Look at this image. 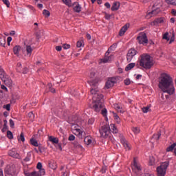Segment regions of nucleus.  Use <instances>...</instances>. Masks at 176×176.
I'll list each match as a JSON object with an SVG mask.
<instances>
[{
	"instance_id": "nucleus-1",
	"label": "nucleus",
	"mask_w": 176,
	"mask_h": 176,
	"mask_svg": "<svg viewBox=\"0 0 176 176\" xmlns=\"http://www.w3.org/2000/svg\"><path fill=\"white\" fill-rule=\"evenodd\" d=\"M88 83L91 86L90 93L93 96V109L95 112H100L104 108V96L98 90V80H90Z\"/></svg>"
},
{
	"instance_id": "nucleus-2",
	"label": "nucleus",
	"mask_w": 176,
	"mask_h": 176,
	"mask_svg": "<svg viewBox=\"0 0 176 176\" xmlns=\"http://www.w3.org/2000/svg\"><path fill=\"white\" fill-rule=\"evenodd\" d=\"M158 87L163 91V93H167L169 96L175 94V87L173 82V78L170 75L163 73L160 78Z\"/></svg>"
},
{
	"instance_id": "nucleus-3",
	"label": "nucleus",
	"mask_w": 176,
	"mask_h": 176,
	"mask_svg": "<svg viewBox=\"0 0 176 176\" xmlns=\"http://www.w3.org/2000/svg\"><path fill=\"white\" fill-rule=\"evenodd\" d=\"M153 66L151 56L148 54H143L140 56L136 67L139 69H151Z\"/></svg>"
},
{
	"instance_id": "nucleus-4",
	"label": "nucleus",
	"mask_w": 176,
	"mask_h": 176,
	"mask_svg": "<svg viewBox=\"0 0 176 176\" xmlns=\"http://www.w3.org/2000/svg\"><path fill=\"white\" fill-rule=\"evenodd\" d=\"M168 167V162H163L160 166L157 168V176H164L166 175V171Z\"/></svg>"
},
{
	"instance_id": "nucleus-5",
	"label": "nucleus",
	"mask_w": 176,
	"mask_h": 176,
	"mask_svg": "<svg viewBox=\"0 0 176 176\" xmlns=\"http://www.w3.org/2000/svg\"><path fill=\"white\" fill-rule=\"evenodd\" d=\"M137 40L140 45H144V46L146 45L148 42L146 34H145L144 32L140 33L138 36L137 37Z\"/></svg>"
},
{
	"instance_id": "nucleus-6",
	"label": "nucleus",
	"mask_w": 176,
	"mask_h": 176,
	"mask_svg": "<svg viewBox=\"0 0 176 176\" xmlns=\"http://www.w3.org/2000/svg\"><path fill=\"white\" fill-rule=\"evenodd\" d=\"M6 176H16L17 175V172L16 171V166H7L5 169Z\"/></svg>"
},
{
	"instance_id": "nucleus-7",
	"label": "nucleus",
	"mask_w": 176,
	"mask_h": 176,
	"mask_svg": "<svg viewBox=\"0 0 176 176\" xmlns=\"http://www.w3.org/2000/svg\"><path fill=\"white\" fill-rule=\"evenodd\" d=\"M138 54V52L134 49L131 48L128 50V52L126 54V60L128 63H131V61L134 58V57Z\"/></svg>"
},
{
	"instance_id": "nucleus-8",
	"label": "nucleus",
	"mask_w": 176,
	"mask_h": 176,
	"mask_svg": "<svg viewBox=\"0 0 176 176\" xmlns=\"http://www.w3.org/2000/svg\"><path fill=\"white\" fill-rule=\"evenodd\" d=\"M113 60V55L109 56V52L107 51L105 53V56L103 58L100 59L99 64H107V63H111Z\"/></svg>"
},
{
	"instance_id": "nucleus-9",
	"label": "nucleus",
	"mask_w": 176,
	"mask_h": 176,
	"mask_svg": "<svg viewBox=\"0 0 176 176\" xmlns=\"http://www.w3.org/2000/svg\"><path fill=\"white\" fill-rule=\"evenodd\" d=\"M100 135L103 138H107L109 135V126L104 125L100 130Z\"/></svg>"
},
{
	"instance_id": "nucleus-10",
	"label": "nucleus",
	"mask_w": 176,
	"mask_h": 176,
	"mask_svg": "<svg viewBox=\"0 0 176 176\" xmlns=\"http://www.w3.org/2000/svg\"><path fill=\"white\" fill-rule=\"evenodd\" d=\"M132 170L137 175H140V172L141 171V166L140 164L137 163L135 161V158L133 160V166L132 167Z\"/></svg>"
},
{
	"instance_id": "nucleus-11",
	"label": "nucleus",
	"mask_w": 176,
	"mask_h": 176,
	"mask_svg": "<svg viewBox=\"0 0 176 176\" xmlns=\"http://www.w3.org/2000/svg\"><path fill=\"white\" fill-rule=\"evenodd\" d=\"M116 83V78H109L105 84L104 89H111V87H113V86Z\"/></svg>"
},
{
	"instance_id": "nucleus-12",
	"label": "nucleus",
	"mask_w": 176,
	"mask_h": 176,
	"mask_svg": "<svg viewBox=\"0 0 176 176\" xmlns=\"http://www.w3.org/2000/svg\"><path fill=\"white\" fill-rule=\"evenodd\" d=\"M9 156H11V157H14L15 159H21V157H20V154L17 153V151L16 149L12 148V150H10L8 151Z\"/></svg>"
},
{
	"instance_id": "nucleus-13",
	"label": "nucleus",
	"mask_w": 176,
	"mask_h": 176,
	"mask_svg": "<svg viewBox=\"0 0 176 176\" xmlns=\"http://www.w3.org/2000/svg\"><path fill=\"white\" fill-rule=\"evenodd\" d=\"M72 6H73V10L76 13H80V12H82V6H80L79 3L74 2L72 4Z\"/></svg>"
},
{
	"instance_id": "nucleus-14",
	"label": "nucleus",
	"mask_w": 176,
	"mask_h": 176,
	"mask_svg": "<svg viewBox=\"0 0 176 176\" xmlns=\"http://www.w3.org/2000/svg\"><path fill=\"white\" fill-rule=\"evenodd\" d=\"M120 141L126 151H130V145L124 137L120 138Z\"/></svg>"
},
{
	"instance_id": "nucleus-15",
	"label": "nucleus",
	"mask_w": 176,
	"mask_h": 176,
	"mask_svg": "<svg viewBox=\"0 0 176 176\" xmlns=\"http://www.w3.org/2000/svg\"><path fill=\"white\" fill-rule=\"evenodd\" d=\"M129 27H130V24L129 23H126V25H124L120 30V32H119L120 36H123V35H124V33L126 32V31H127Z\"/></svg>"
},
{
	"instance_id": "nucleus-16",
	"label": "nucleus",
	"mask_w": 176,
	"mask_h": 176,
	"mask_svg": "<svg viewBox=\"0 0 176 176\" xmlns=\"http://www.w3.org/2000/svg\"><path fill=\"white\" fill-rule=\"evenodd\" d=\"M23 174L25 176H39V173L37 171H33L32 173L28 172V170L24 169Z\"/></svg>"
},
{
	"instance_id": "nucleus-17",
	"label": "nucleus",
	"mask_w": 176,
	"mask_h": 176,
	"mask_svg": "<svg viewBox=\"0 0 176 176\" xmlns=\"http://www.w3.org/2000/svg\"><path fill=\"white\" fill-rule=\"evenodd\" d=\"M120 8V3L118 1H116L113 3V6L111 7L112 12H116V10H119V8Z\"/></svg>"
},
{
	"instance_id": "nucleus-18",
	"label": "nucleus",
	"mask_w": 176,
	"mask_h": 176,
	"mask_svg": "<svg viewBox=\"0 0 176 176\" xmlns=\"http://www.w3.org/2000/svg\"><path fill=\"white\" fill-rule=\"evenodd\" d=\"M25 49L26 51V56H28V57H31V54H32V50H34L31 47V45H25Z\"/></svg>"
},
{
	"instance_id": "nucleus-19",
	"label": "nucleus",
	"mask_w": 176,
	"mask_h": 176,
	"mask_svg": "<svg viewBox=\"0 0 176 176\" xmlns=\"http://www.w3.org/2000/svg\"><path fill=\"white\" fill-rule=\"evenodd\" d=\"M73 133L75 134V135H77V137L82 138V135L83 134V131H82L80 129L76 128L73 129Z\"/></svg>"
},
{
	"instance_id": "nucleus-20",
	"label": "nucleus",
	"mask_w": 176,
	"mask_h": 176,
	"mask_svg": "<svg viewBox=\"0 0 176 176\" xmlns=\"http://www.w3.org/2000/svg\"><path fill=\"white\" fill-rule=\"evenodd\" d=\"M113 107L115 108L116 110H117V111L120 113H123V112H124V110H123V109L122 108V107H120V105L118 104H114Z\"/></svg>"
},
{
	"instance_id": "nucleus-21",
	"label": "nucleus",
	"mask_w": 176,
	"mask_h": 176,
	"mask_svg": "<svg viewBox=\"0 0 176 176\" xmlns=\"http://www.w3.org/2000/svg\"><path fill=\"white\" fill-rule=\"evenodd\" d=\"M49 141L53 144H58V138H54L53 136H49L48 138Z\"/></svg>"
},
{
	"instance_id": "nucleus-22",
	"label": "nucleus",
	"mask_w": 176,
	"mask_h": 176,
	"mask_svg": "<svg viewBox=\"0 0 176 176\" xmlns=\"http://www.w3.org/2000/svg\"><path fill=\"white\" fill-rule=\"evenodd\" d=\"M62 2L64 3V5L68 6V8H72V1L71 0H62Z\"/></svg>"
},
{
	"instance_id": "nucleus-23",
	"label": "nucleus",
	"mask_w": 176,
	"mask_h": 176,
	"mask_svg": "<svg viewBox=\"0 0 176 176\" xmlns=\"http://www.w3.org/2000/svg\"><path fill=\"white\" fill-rule=\"evenodd\" d=\"M84 142H85L87 145H90V144H91V142H92L91 137H90V136H87V137L84 139Z\"/></svg>"
},
{
	"instance_id": "nucleus-24",
	"label": "nucleus",
	"mask_w": 176,
	"mask_h": 176,
	"mask_svg": "<svg viewBox=\"0 0 176 176\" xmlns=\"http://www.w3.org/2000/svg\"><path fill=\"white\" fill-rule=\"evenodd\" d=\"M135 67V63H129L125 67V71H130L131 69H133V68H134Z\"/></svg>"
},
{
	"instance_id": "nucleus-25",
	"label": "nucleus",
	"mask_w": 176,
	"mask_h": 176,
	"mask_svg": "<svg viewBox=\"0 0 176 176\" xmlns=\"http://www.w3.org/2000/svg\"><path fill=\"white\" fill-rule=\"evenodd\" d=\"M110 130L114 134H116L118 133V128L115 126V124H111L110 125Z\"/></svg>"
},
{
	"instance_id": "nucleus-26",
	"label": "nucleus",
	"mask_w": 176,
	"mask_h": 176,
	"mask_svg": "<svg viewBox=\"0 0 176 176\" xmlns=\"http://www.w3.org/2000/svg\"><path fill=\"white\" fill-rule=\"evenodd\" d=\"M21 49V47L19 45H16V46L14 47V48H13L14 54H16V56H18L19 52H20Z\"/></svg>"
},
{
	"instance_id": "nucleus-27",
	"label": "nucleus",
	"mask_w": 176,
	"mask_h": 176,
	"mask_svg": "<svg viewBox=\"0 0 176 176\" xmlns=\"http://www.w3.org/2000/svg\"><path fill=\"white\" fill-rule=\"evenodd\" d=\"M8 130V120H3V127L1 129L2 133H5Z\"/></svg>"
},
{
	"instance_id": "nucleus-28",
	"label": "nucleus",
	"mask_w": 176,
	"mask_h": 176,
	"mask_svg": "<svg viewBox=\"0 0 176 176\" xmlns=\"http://www.w3.org/2000/svg\"><path fill=\"white\" fill-rule=\"evenodd\" d=\"M28 119H30V122H34V119L35 118V115H34V113L30 112L28 114Z\"/></svg>"
},
{
	"instance_id": "nucleus-29",
	"label": "nucleus",
	"mask_w": 176,
	"mask_h": 176,
	"mask_svg": "<svg viewBox=\"0 0 176 176\" xmlns=\"http://www.w3.org/2000/svg\"><path fill=\"white\" fill-rule=\"evenodd\" d=\"M113 115L116 123H120V118H119V116H118V114H116L115 112H113Z\"/></svg>"
},
{
	"instance_id": "nucleus-30",
	"label": "nucleus",
	"mask_w": 176,
	"mask_h": 176,
	"mask_svg": "<svg viewBox=\"0 0 176 176\" xmlns=\"http://www.w3.org/2000/svg\"><path fill=\"white\" fill-rule=\"evenodd\" d=\"M30 144L33 145V146H39V144H38V141L34 138L30 139Z\"/></svg>"
},
{
	"instance_id": "nucleus-31",
	"label": "nucleus",
	"mask_w": 176,
	"mask_h": 176,
	"mask_svg": "<svg viewBox=\"0 0 176 176\" xmlns=\"http://www.w3.org/2000/svg\"><path fill=\"white\" fill-rule=\"evenodd\" d=\"M163 23V18H158L154 21V24H162Z\"/></svg>"
},
{
	"instance_id": "nucleus-32",
	"label": "nucleus",
	"mask_w": 176,
	"mask_h": 176,
	"mask_svg": "<svg viewBox=\"0 0 176 176\" xmlns=\"http://www.w3.org/2000/svg\"><path fill=\"white\" fill-rule=\"evenodd\" d=\"M142 112H144V113H148V112H149L151 111V109L149 108V107H143L142 109Z\"/></svg>"
},
{
	"instance_id": "nucleus-33",
	"label": "nucleus",
	"mask_w": 176,
	"mask_h": 176,
	"mask_svg": "<svg viewBox=\"0 0 176 176\" xmlns=\"http://www.w3.org/2000/svg\"><path fill=\"white\" fill-rule=\"evenodd\" d=\"M19 141H22V142H24L25 141V138H24V133H21L20 137L18 138Z\"/></svg>"
},
{
	"instance_id": "nucleus-34",
	"label": "nucleus",
	"mask_w": 176,
	"mask_h": 176,
	"mask_svg": "<svg viewBox=\"0 0 176 176\" xmlns=\"http://www.w3.org/2000/svg\"><path fill=\"white\" fill-rule=\"evenodd\" d=\"M7 137L9 138V140L13 139V133H12V131H7Z\"/></svg>"
},
{
	"instance_id": "nucleus-35",
	"label": "nucleus",
	"mask_w": 176,
	"mask_h": 176,
	"mask_svg": "<svg viewBox=\"0 0 176 176\" xmlns=\"http://www.w3.org/2000/svg\"><path fill=\"white\" fill-rule=\"evenodd\" d=\"M166 2L167 3H169V5L176 6V0H166Z\"/></svg>"
},
{
	"instance_id": "nucleus-36",
	"label": "nucleus",
	"mask_w": 176,
	"mask_h": 176,
	"mask_svg": "<svg viewBox=\"0 0 176 176\" xmlns=\"http://www.w3.org/2000/svg\"><path fill=\"white\" fill-rule=\"evenodd\" d=\"M117 46H118V45H117L116 44H113V45L109 48V50H108L107 52H112V51L115 50V49H116Z\"/></svg>"
},
{
	"instance_id": "nucleus-37",
	"label": "nucleus",
	"mask_w": 176,
	"mask_h": 176,
	"mask_svg": "<svg viewBox=\"0 0 176 176\" xmlns=\"http://www.w3.org/2000/svg\"><path fill=\"white\" fill-rule=\"evenodd\" d=\"M43 14L45 16V17H49L50 16V12H49V10H44L43 11Z\"/></svg>"
},
{
	"instance_id": "nucleus-38",
	"label": "nucleus",
	"mask_w": 176,
	"mask_h": 176,
	"mask_svg": "<svg viewBox=\"0 0 176 176\" xmlns=\"http://www.w3.org/2000/svg\"><path fill=\"white\" fill-rule=\"evenodd\" d=\"M38 173L39 176L45 175V174H46V172L43 168L39 169V171Z\"/></svg>"
},
{
	"instance_id": "nucleus-39",
	"label": "nucleus",
	"mask_w": 176,
	"mask_h": 176,
	"mask_svg": "<svg viewBox=\"0 0 176 176\" xmlns=\"http://www.w3.org/2000/svg\"><path fill=\"white\" fill-rule=\"evenodd\" d=\"M47 87H49L50 91H51V93H56V89L54 88H52V83H49Z\"/></svg>"
},
{
	"instance_id": "nucleus-40",
	"label": "nucleus",
	"mask_w": 176,
	"mask_h": 176,
	"mask_svg": "<svg viewBox=\"0 0 176 176\" xmlns=\"http://www.w3.org/2000/svg\"><path fill=\"white\" fill-rule=\"evenodd\" d=\"M5 43H6L5 38H0V46H5Z\"/></svg>"
},
{
	"instance_id": "nucleus-41",
	"label": "nucleus",
	"mask_w": 176,
	"mask_h": 176,
	"mask_svg": "<svg viewBox=\"0 0 176 176\" xmlns=\"http://www.w3.org/2000/svg\"><path fill=\"white\" fill-rule=\"evenodd\" d=\"M160 135H161L160 133H158L157 134H154L153 135V138H154V140H156V141H157V140H159L160 138Z\"/></svg>"
},
{
	"instance_id": "nucleus-42",
	"label": "nucleus",
	"mask_w": 176,
	"mask_h": 176,
	"mask_svg": "<svg viewBox=\"0 0 176 176\" xmlns=\"http://www.w3.org/2000/svg\"><path fill=\"white\" fill-rule=\"evenodd\" d=\"M0 78L1 79H3L5 78V71L2 69H0Z\"/></svg>"
},
{
	"instance_id": "nucleus-43",
	"label": "nucleus",
	"mask_w": 176,
	"mask_h": 176,
	"mask_svg": "<svg viewBox=\"0 0 176 176\" xmlns=\"http://www.w3.org/2000/svg\"><path fill=\"white\" fill-rule=\"evenodd\" d=\"M31 160V154L28 153L27 156L24 159V162H30Z\"/></svg>"
},
{
	"instance_id": "nucleus-44",
	"label": "nucleus",
	"mask_w": 176,
	"mask_h": 176,
	"mask_svg": "<svg viewBox=\"0 0 176 176\" xmlns=\"http://www.w3.org/2000/svg\"><path fill=\"white\" fill-rule=\"evenodd\" d=\"M157 14V12H156V10H153L151 12H148V16H150L152 17L153 16H156Z\"/></svg>"
},
{
	"instance_id": "nucleus-45",
	"label": "nucleus",
	"mask_w": 176,
	"mask_h": 176,
	"mask_svg": "<svg viewBox=\"0 0 176 176\" xmlns=\"http://www.w3.org/2000/svg\"><path fill=\"white\" fill-rule=\"evenodd\" d=\"M132 131H133V133H135V134H138V133H140V128H138V127H133L132 129Z\"/></svg>"
},
{
	"instance_id": "nucleus-46",
	"label": "nucleus",
	"mask_w": 176,
	"mask_h": 176,
	"mask_svg": "<svg viewBox=\"0 0 176 176\" xmlns=\"http://www.w3.org/2000/svg\"><path fill=\"white\" fill-rule=\"evenodd\" d=\"M3 3L4 5H6L7 8H10V2H9L8 0H3Z\"/></svg>"
},
{
	"instance_id": "nucleus-47",
	"label": "nucleus",
	"mask_w": 176,
	"mask_h": 176,
	"mask_svg": "<svg viewBox=\"0 0 176 176\" xmlns=\"http://www.w3.org/2000/svg\"><path fill=\"white\" fill-rule=\"evenodd\" d=\"M163 39H166V41H170V38H168V32H166L164 34Z\"/></svg>"
},
{
	"instance_id": "nucleus-48",
	"label": "nucleus",
	"mask_w": 176,
	"mask_h": 176,
	"mask_svg": "<svg viewBox=\"0 0 176 176\" xmlns=\"http://www.w3.org/2000/svg\"><path fill=\"white\" fill-rule=\"evenodd\" d=\"M76 46L77 47H82V46H83V41H78Z\"/></svg>"
},
{
	"instance_id": "nucleus-49",
	"label": "nucleus",
	"mask_w": 176,
	"mask_h": 176,
	"mask_svg": "<svg viewBox=\"0 0 176 176\" xmlns=\"http://www.w3.org/2000/svg\"><path fill=\"white\" fill-rule=\"evenodd\" d=\"M124 83L126 86H129V85H130V83H131V81H130V79H126V80H124Z\"/></svg>"
},
{
	"instance_id": "nucleus-50",
	"label": "nucleus",
	"mask_w": 176,
	"mask_h": 176,
	"mask_svg": "<svg viewBox=\"0 0 176 176\" xmlns=\"http://www.w3.org/2000/svg\"><path fill=\"white\" fill-rule=\"evenodd\" d=\"M3 108L7 111H10V104H8L3 106Z\"/></svg>"
},
{
	"instance_id": "nucleus-51",
	"label": "nucleus",
	"mask_w": 176,
	"mask_h": 176,
	"mask_svg": "<svg viewBox=\"0 0 176 176\" xmlns=\"http://www.w3.org/2000/svg\"><path fill=\"white\" fill-rule=\"evenodd\" d=\"M63 49L67 50V49H69V47H71V45L69 44H63Z\"/></svg>"
},
{
	"instance_id": "nucleus-52",
	"label": "nucleus",
	"mask_w": 176,
	"mask_h": 176,
	"mask_svg": "<svg viewBox=\"0 0 176 176\" xmlns=\"http://www.w3.org/2000/svg\"><path fill=\"white\" fill-rule=\"evenodd\" d=\"M101 113L103 116H107V109H103Z\"/></svg>"
},
{
	"instance_id": "nucleus-53",
	"label": "nucleus",
	"mask_w": 176,
	"mask_h": 176,
	"mask_svg": "<svg viewBox=\"0 0 176 176\" xmlns=\"http://www.w3.org/2000/svg\"><path fill=\"white\" fill-rule=\"evenodd\" d=\"M36 168H38V170L42 169V163L38 162V163L37 164Z\"/></svg>"
},
{
	"instance_id": "nucleus-54",
	"label": "nucleus",
	"mask_w": 176,
	"mask_h": 176,
	"mask_svg": "<svg viewBox=\"0 0 176 176\" xmlns=\"http://www.w3.org/2000/svg\"><path fill=\"white\" fill-rule=\"evenodd\" d=\"M94 76H96V72H91L90 73L89 77L91 78V79H93V78H94Z\"/></svg>"
},
{
	"instance_id": "nucleus-55",
	"label": "nucleus",
	"mask_w": 176,
	"mask_h": 176,
	"mask_svg": "<svg viewBox=\"0 0 176 176\" xmlns=\"http://www.w3.org/2000/svg\"><path fill=\"white\" fill-rule=\"evenodd\" d=\"M93 123H94V118H90L88 120V124H93Z\"/></svg>"
},
{
	"instance_id": "nucleus-56",
	"label": "nucleus",
	"mask_w": 176,
	"mask_h": 176,
	"mask_svg": "<svg viewBox=\"0 0 176 176\" xmlns=\"http://www.w3.org/2000/svg\"><path fill=\"white\" fill-rule=\"evenodd\" d=\"M10 127L14 126V122L12 119L10 120Z\"/></svg>"
},
{
	"instance_id": "nucleus-57",
	"label": "nucleus",
	"mask_w": 176,
	"mask_h": 176,
	"mask_svg": "<svg viewBox=\"0 0 176 176\" xmlns=\"http://www.w3.org/2000/svg\"><path fill=\"white\" fill-rule=\"evenodd\" d=\"M154 164H155V162L153 160V157L150 158L149 165L150 166H153Z\"/></svg>"
},
{
	"instance_id": "nucleus-58",
	"label": "nucleus",
	"mask_w": 176,
	"mask_h": 176,
	"mask_svg": "<svg viewBox=\"0 0 176 176\" xmlns=\"http://www.w3.org/2000/svg\"><path fill=\"white\" fill-rule=\"evenodd\" d=\"M7 42H8V46H10V42H12V37H10V36L8 37Z\"/></svg>"
},
{
	"instance_id": "nucleus-59",
	"label": "nucleus",
	"mask_w": 176,
	"mask_h": 176,
	"mask_svg": "<svg viewBox=\"0 0 176 176\" xmlns=\"http://www.w3.org/2000/svg\"><path fill=\"white\" fill-rule=\"evenodd\" d=\"M75 140V136L72 135L69 137V141H74Z\"/></svg>"
},
{
	"instance_id": "nucleus-60",
	"label": "nucleus",
	"mask_w": 176,
	"mask_h": 176,
	"mask_svg": "<svg viewBox=\"0 0 176 176\" xmlns=\"http://www.w3.org/2000/svg\"><path fill=\"white\" fill-rule=\"evenodd\" d=\"M104 6L107 8V9H109L111 8V4L108 2L104 3Z\"/></svg>"
},
{
	"instance_id": "nucleus-61",
	"label": "nucleus",
	"mask_w": 176,
	"mask_h": 176,
	"mask_svg": "<svg viewBox=\"0 0 176 176\" xmlns=\"http://www.w3.org/2000/svg\"><path fill=\"white\" fill-rule=\"evenodd\" d=\"M106 20H109L111 19V16L108 14H106L104 16Z\"/></svg>"
},
{
	"instance_id": "nucleus-62",
	"label": "nucleus",
	"mask_w": 176,
	"mask_h": 176,
	"mask_svg": "<svg viewBox=\"0 0 176 176\" xmlns=\"http://www.w3.org/2000/svg\"><path fill=\"white\" fill-rule=\"evenodd\" d=\"M61 46H56V50H57V52H61Z\"/></svg>"
},
{
	"instance_id": "nucleus-63",
	"label": "nucleus",
	"mask_w": 176,
	"mask_h": 176,
	"mask_svg": "<svg viewBox=\"0 0 176 176\" xmlns=\"http://www.w3.org/2000/svg\"><path fill=\"white\" fill-rule=\"evenodd\" d=\"M37 8H38V9H42L43 8V4L38 3Z\"/></svg>"
},
{
	"instance_id": "nucleus-64",
	"label": "nucleus",
	"mask_w": 176,
	"mask_h": 176,
	"mask_svg": "<svg viewBox=\"0 0 176 176\" xmlns=\"http://www.w3.org/2000/svg\"><path fill=\"white\" fill-rule=\"evenodd\" d=\"M171 14L173 15V16H176V10L175 9H173L171 10Z\"/></svg>"
}]
</instances>
